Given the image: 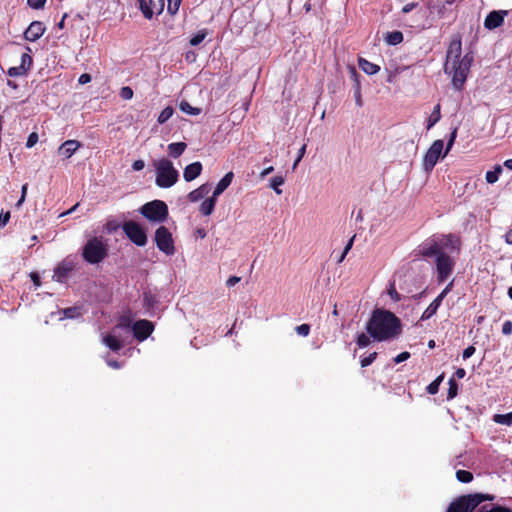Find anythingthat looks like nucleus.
I'll use <instances>...</instances> for the list:
<instances>
[{"instance_id":"obj_1","label":"nucleus","mask_w":512,"mask_h":512,"mask_svg":"<svg viewBox=\"0 0 512 512\" xmlns=\"http://www.w3.org/2000/svg\"><path fill=\"white\" fill-rule=\"evenodd\" d=\"M366 331L375 341L391 340L401 334V320L389 310L376 308L366 323Z\"/></svg>"},{"instance_id":"obj_2","label":"nucleus","mask_w":512,"mask_h":512,"mask_svg":"<svg viewBox=\"0 0 512 512\" xmlns=\"http://www.w3.org/2000/svg\"><path fill=\"white\" fill-rule=\"evenodd\" d=\"M155 183L160 188H170L178 181L179 173L173 163L167 158L153 161Z\"/></svg>"},{"instance_id":"obj_3","label":"nucleus","mask_w":512,"mask_h":512,"mask_svg":"<svg viewBox=\"0 0 512 512\" xmlns=\"http://www.w3.org/2000/svg\"><path fill=\"white\" fill-rule=\"evenodd\" d=\"M460 252V240L454 235H445L422 251V256H449Z\"/></svg>"},{"instance_id":"obj_4","label":"nucleus","mask_w":512,"mask_h":512,"mask_svg":"<svg viewBox=\"0 0 512 512\" xmlns=\"http://www.w3.org/2000/svg\"><path fill=\"white\" fill-rule=\"evenodd\" d=\"M495 497L491 494L474 493L462 495L450 503L447 512H474L484 501H493Z\"/></svg>"},{"instance_id":"obj_5","label":"nucleus","mask_w":512,"mask_h":512,"mask_svg":"<svg viewBox=\"0 0 512 512\" xmlns=\"http://www.w3.org/2000/svg\"><path fill=\"white\" fill-rule=\"evenodd\" d=\"M473 57L469 54L464 55L461 60H453L450 63L449 72L447 74L452 75V85L457 90H462L464 83L467 79L470 71Z\"/></svg>"},{"instance_id":"obj_6","label":"nucleus","mask_w":512,"mask_h":512,"mask_svg":"<svg viewBox=\"0 0 512 512\" xmlns=\"http://www.w3.org/2000/svg\"><path fill=\"white\" fill-rule=\"evenodd\" d=\"M140 213L152 222H163L168 217V207L161 200H153L140 208Z\"/></svg>"},{"instance_id":"obj_7","label":"nucleus","mask_w":512,"mask_h":512,"mask_svg":"<svg viewBox=\"0 0 512 512\" xmlns=\"http://www.w3.org/2000/svg\"><path fill=\"white\" fill-rule=\"evenodd\" d=\"M123 231L126 236L137 246H144L147 242V235L143 227L135 221H127L123 224Z\"/></svg>"},{"instance_id":"obj_8","label":"nucleus","mask_w":512,"mask_h":512,"mask_svg":"<svg viewBox=\"0 0 512 512\" xmlns=\"http://www.w3.org/2000/svg\"><path fill=\"white\" fill-rule=\"evenodd\" d=\"M155 242L161 252L166 255L174 253V241L172 234L165 226H160L155 232Z\"/></svg>"},{"instance_id":"obj_9","label":"nucleus","mask_w":512,"mask_h":512,"mask_svg":"<svg viewBox=\"0 0 512 512\" xmlns=\"http://www.w3.org/2000/svg\"><path fill=\"white\" fill-rule=\"evenodd\" d=\"M443 147L444 143L442 140H435L432 143L423 159V167L426 171H431L434 168L442 154Z\"/></svg>"},{"instance_id":"obj_10","label":"nucleus","mask_w":512,"mask_h":512,"mask_svg":"<svg viewBox=\"0 0 512 512\" xmlns=\"http://www.w3.org/2000/svg\"><path fill=\"white\" fill-rule=\"evenodd\" d=\"M454 258H436V271L438 283L445 282L453 273Z\"/></svg>"},{"instance_id":"obj_11","label":"nucleus","mask_w":512,"mask_h":512,"mask_svg":"<svg viewBox=\"0 0 512 512\" xmlns=\"http://www.w3.org/2000/svg\"><path fill=\"white\" fill-rule=\"evenodd\" d=\"M106 244L102 237L90 239L83 248L82 256H105Z\"/></svg>"},{"instance_id":"obj_12","label":"nucleus","mask_w":512,"mask_h":512,"mask_svg":"<svg viewBox=\"0 0 512 512\" xmlns=\"http://www.w3.org/2000/svg\"><path fill=\"white\" fill-rule=\"evenodd\" d=\"M454 284V280H451L446 287L442 290V292L430 303V305L426 308L421 316V320H427L431 318L434 314H436L438 308L440 307L443 299L447 296V294L452 290Z\"/></svg>"},{"instance_id":"obj_13","label":"nucleus","mask_w":512,"mask_h":512,"mask_svg":"<svg viewBox=\"0 0 512 512\" xmlns=\"http://www.w3.org/2000/svg\"><path fill=\"white\" fill-rule=\"evenodd\" d=\"M461 54H462V43L460 36H454L448 46L447 49V55H446V63L444 70L445 72H449L450 69V63L453 60H461Z\"/></svg>"},{"instance_id":"obj_14","label":"nucleus","mask_w":512,"mask_h":512,"mask_svg":"<svg viewBox=\"0 0 512 512\" xmlns=\"http://www.w3.org/2000/svg\"><path fill=\"white\" fill-rule=\"evenodd\" d=\"M153 330V323L146 319L138 320L132 326L133 335L139 342L146 340Z\"/></svg>"},{"instance_id":"obj_15","label":"nucleus","mask_w":512,"mask_h":512,"mask_svg":"<svg viewBox=\"0 0 512 512\" xmlns=\"http://www.w3.org/2000/svg\"><path fill=\"white\" fill-rule=\"evenodd\" d=\"M140 9L147 19H151L154 14H160L163 11L164 0H149V4L142 0Z\"/></svg>"},{"instance_id":"obj_16","label":"nucleus","mask_w":512,"mask_h":512,"mask_svg":"<svg viewBox=\"0 0 512 512\" xmlns=\"http://www.w3.org/2000/svg\"><path fill=\"white\" fill-rule=\"evenodd\" d=\"M74 268L75 264L72 261L64 259L54 270L53 279L60 283L65 282Z\"/></svg>"},{"instance_id":"obj_17","label":"nucleus","mask_w":512,"mask_h":512,"mask_svg":"<svg viewBox=\"0 0 512 512\" xmlns=\"http://www.w3.org/2000/svg\"><path fill=\"white\" fill-rule=\"evenodd\" d=\"M508 14L505 10L490 12L484 21V27L489 30L500 27L504 22V17Z\"/></svg>"},{"instance_id":"obj_18","label":"nucleus","mask_w":512,"mask_h":512,"mask_svg":"<svg viewBox=\"0 0 512 512\" xmlns=\"http://www.w3.org/2000/svg\"><path fill=\"white\" fill-rule=\"evenodd\" d=\"M45 32V27L42 22L34 21L24 32V38L30 42L38 40Z\"/></svg>"},{"instance_id":"obj_19","label":"nucleus","mask_w":512,"mask_h":512,"mask_svg":"<svg viewBox=\"0 0 512 512\" xmlns=\"http://www.w3.org/2000/svg\"><path fill=\"white\" fill-rule=\"evenodd\" d=\"M81 142L77 140H67L61 144L58 149V153L63 155L66 159L70 158L80 147Z\"/></svg>"},{"instance_id":"obj_20","label":"nucleus","mask_w":512,"mask_h":512,"mask_svg":"<svg viewBox=\"0 0 512 512\" xmlns=\"http://www.w3.org/2000/svg\"><path fill=\"white\" fill-rule=\"evenodd\" d=\"M202 171V164L200 162H194L185 167L183 177L185 181L190 182L196 179Z\"/></svg>"},{"instance_id":"obj_21","label":"nucleus","mask_w":512,"mask_h":512,"mask_svg":"<svg viewBox=\"0 0 512 512\" xmlns=\"http://www.w3.org/2000/svg\"><path fill=\"white\" fill-rule=\"evenodd\" d=\"M103 343L114 352H118L124 347L123 341L112 334L105 335L103 338Z\"/></svg>"},{"instance_id":"obj_22","label":"nucleus","mask_w":512,"mask_h":512,"mask_svg":"<svg viewBox=\"0 0 512 512\" xmlns=\"http://www.w3.org/2000/svg\"><path fill=\"white\" fill-rule=\"evenodd\" d=\"M210 189H211V187L209 184H202L200 187L191 191L188 194V199L191 202H197V201L203 199L210 192Z\"/></svg>"},{"instance_id":"obj_23","label":"nucleus","mask_w":512,"mask_h":512,"mask_svg":"<svg viewBox=\"0 0 512 512\" xmlns=\"http://www.w3.org/2000/svg\"><path fill=\"white\" fill-rule=\"evenodd\" d=\"M233 177H234L233 172H228L218 182V184L213 192V196H215L217 198L220 194H222L227 189V187L231 184Z\"/></svg>"},{"instance_id":"obj_24","label":"nucleus","mask_w":512,"mask_h":512,"mask_svg":"<svg viewBox=\"0 0 512 512\" xmlns=\"http://www.w3.org/2000/svg\"><path fill=\"white\" fill-rule=\"evenodd\" d=\"M359 67L368 75H374L379 72L380 67L364 58L358 59Z\"/></svg>"},{"instance_id":"obj_25","label":"nucleus","mask_w":512,"mask_h":512,"mask_svg":"<svg viewBox=\"0 0 512 512\" xmlns=\"http://www.w3.org/2000/svg\"><path fill=\"white\" fill-rule=\"evenodd\" d=\"M216 201L217 198L213 195L210 198L203 201L202 204L200 205V212L204 216H209L210 214H212L215 208Z\"/></svg>"},{"instance_id":"obj_26","label":"nucleus","mask_w":512,"mask_h":512,"mask_svg":"<svg viewBox=\"0 0 512 512\" xmlns=\"http://www.w3.org/2000/svg\"><path fill=\"white\" fill-rule=\"evenodd\" d=\"M187 145L184 142H176L168 145L169 155L173 158H178L183 154Z\"/></svg>"},{"instance_id":"obj_27","label":"nucleus","mask_w":512,"mask_h":512,"mask_svg":"<svg viewBox=\"0 0 512 512\" xmlns=\"http://www.w3.org/2000/svg\"><path fill=\"white\" fill-rule=\"evenodd\" d=\"M64 318L75 319L82 316V308L80 306H72L61 310Z\"/></svg>"},{"instance_id":"obj_28","label":"nucleus","mask_w":512,"mask_h":512,"mask_svg":"<svg viewBox=\"0 0 512 512\" xmlns=\"http://www.w3.org/2000/svg\"><path fill=\"white\" fill-rule=\"evenodd\" d=\"M385 40L389 45H397L403 41V34L400 31L389 32L386 34Z\"/></svg>"},{"instance_id":"obj_29","label":"nucleus","mask_w":512,"mask_h":512,"mask_svg":"<svg viewBox=\"0 0 512 512\" xmlns=\"http://www.w3.org/2000/svg\"><path fill=\"white\" fill-rule=\"evenodd\" d=\"M444 379V374L439 375L434 381H432L426 388L427 392L431 395H435L439 391V386Z\"/></svg>"},{"instance_id":"obj_30","label":"nucleus","mask_w":512,"mask_h":512,"mask_svg":"<svg viewBox=\"0 0 512 512\" xmlns=\"http://www.w3.org/2000/svg\"><path fill=\"white\" fill-rule=\"evenodd\" d=\"M440 118H441L440 105L437 104L434 107V110L428 119L427 129L432 128L440 120Z\"/></svg>"},{"instance_id":"obj_31","label":"nucleus","mask_w":512,"mask_h":512,"mask_svg":"<svg viewBox=\"0 0 512 512\" xmlns=\"http://www.w3.org/2000/svg\"><path fill=\"white\" fill-rule=\"evenodd\" d=\"M493 420L502 425L511 426L512 425V412L507 414H496L494 415Z\"/></svg>"},{"instance_id":"obj_32","label":"nucleus","mask_w":512,"mask_h":512,"mask_svg":"<svg viewBox=\"0 0 512 512\" xmlns=\"http://www.w3.org/2000/svg\"><path fill=\"white\" fill-rule=\"evenodd\" d=\"M156 303H157L156 297L151 292H145L143 294V305L148 310L154 308Z\"/></svg>"},{"instance_id":"obj_33","label":"nucleus","mask_w":512,"mask_h":512,"mask_svg":"<svg viewBox=\"0 0 512 512\" xmlns=\"http://www.w3.org/2000/svg\"><path fill=\"white\" fill-rule=\"evenodd\" d=\"M456 478L462 483H470L473 480V474L468 470H458Z\"/></svg>"},{"instance_id":"obj_34","label":"nucleus","mask_w":512,"mask_h":512,"mask_svg":"<svg viewBox=\"0 0 512 512\" xmlns=\"http://www.w3.org/2000/svg\"><path fill=\"white\" fill-rule=\"evenodd\" d=\"M180 109L182 112L190 114V115H198L201 112L200 108L192 107L188 102L182 101L180 103Z\"/></svg>"},{"instance_id":"obj_35","label":"nucleus","mask_w":512,"mask_h":512,"mask_svg":"<svg viewBox=\"0 0 512 512\" xmlns=\"http://www.w3.org/2000/svg\"><path fill=\"white\" fill-rule=\"evenodd\" d=\"M284 178L282 176H275L270 180V187L278 194H282V190L279 189V186L284 184Z\"/></svg>"},{"instance_id":"obj_36","label":"nucleus","mask_w":512,"mask_h":512,"mask_svg":"<svg viewBox=\"0 0 512 512\" xmlns=\"http://www.w3.org/2000/svg\"><path fill=\"white\" fill-rule=\"evenodd\" d=\"M449 388H448V392H447V399L448 400H451L453 398H455L458 394V384L456 383V381L451 378L449 379Z\"/></svg>"},{"instance_id":"obj_37","label":"nucleus","mask_w":512,"mask_h":512,"mask_svg":"<svg viewBox=\"0 0 512 512\" xmlns=\"http://www.w3.org/2000/svg\"><path fill=\"white\" fill-rule=\"evenodd\" d=\"M173 115V108L168 106L164 108L158 116V122L160 124L165 123Z\"/></svg>"},{"instance_id":"obj_38","label":"nucleus","mask_w":512,"mask_h":512,"mask_svg":"<svg viewBox=\"0 0 512 512\" xmlns=\"http://www.w3.org/2000/svg\"><path fill=\"white\" fill-rule=\"evenodd\" d=\"M370 335L368 334H365V333H360L358 336H357V339H356V343L357 345L360 347V348H364V347H367L370 343H371V340H370Z\"/></svg>"},{"instance_id":"obj_39","label":"nucleus","mask_w":512,"mask_h":512,"mask_svg":"<svg viewBox=\"0 0 512 512\" xmlns=\"http://www.w3.org/2000/svg\"><path fill=\"white\" fill-rule=\"evenodd\" d=\"M167 10L171 15H175L180 7L182 0H167Z\"/></svg>"},{"instance_id":"obj_40","label":"nucleus","mask_w":512,"mask_h":512,"mask_svg":"<svg viewBox=\"0 0 512 512\" xmlns=\"http://www.w3.org/2000/svg\"><path fill=\"white\" fill-rule=\"evenodd\" d=\"M387 293L388 295L390 296V298L394 301V302H399L401 300V296L400 294L397 292L396 290V287H395V283L394 282H391L389 284V288L387 290Z\"/></svg>"},{"instance_id":"obj_41","label":"nucleus","mask_w":512,"mask_h":512,"mask_svg":"<svg viewBox=\"0 0 512 512\" xmlns=\"http://www.w3.org/2000/svg\"><path fill=\"white\" fill-rule=\"evenodd\" d=\"M479 512H512V510L500 505H494L489 510H487V506L485 505L479 509Z\"/></svg>"},{"instance_id":"obj_42","label":"nucleus","mask_w":512,"mask_h":512,"mask_svg":"<svg viewBox=\"0 0 512 512\" xmlns=\"http://www.w3.org/2000/svg\"><path fill=\"white\" fill-rule=\"evenodd\" d=\"M377 352H372L368 356L361 358L360 365L361 367H367L371 365L377 358Z\"/></svg>"},{"instance_id":"obj_43","label":"nucleus","mask_w":512,"mask_h":512,"mask_svg":"<svg viewBox=\"0 0 512 512\" xmlns=\"http://www.w3.org/2000/svg\"><path fill=\"white\" fill-rule=\"evenodd\" d=\"M205 37H206V32L205 31H199L197 34H195L190 39V45L191 46L199 45L204 40Z\"/></svg>"},{"instance_id":"obj_44","label":"nucleus","mask_w":512,"mask_h":512,"mask_svg":"<svg viewBox=\"0 0 512 512\" xmlns=\"http://www.w3.org/2000/svg\"><path fill=\"white\" fill-rule=\"evenodd\" d=\"M31 65H32V57L29 54L24 53L21 57V64L19 66L23 67L25 69V72H27L29 70V68L31 67Z\"/></svg>"},{"instance_id":"obj_45","label":"nucleus","mask_w":512,"mask_h":512,"mask_svg":"<svg viewBox=\"0 0 512 512\" xmlns=\"http://www.w3.org/2000/svg\"><path fill=\"white\" fill-rule=\"evenodd\" d=\"M298 335L307 337L310 333L311 327L309 324H301L295 328Z\"/></svg>"},{"instance_id":"obj_46","label":"nucleus","mask_w":512,"mask_h":512,"mask_svg":"<svg viewBox=\"0 0 512 512\" xmlns=\"http://www.w3.org/2000/svg\"><path fill=\"white\" fill-rule=\"evenodd\" d=\"M456 136H457V128H454L453 131L451 132L450 134V138L447 142V146H446V150L443 154V157L450 151V149L452 148L454 142H455V139H456Z\"/></svg>"},{"instance_id":"obj_47","label":"nucleus","mask_w":512,"mask_h":512,"mask_svg":"<svg viewBox=\"0 0 512 512\" xmlns=\"http://www.w3.org/2000/svg\"><path fill=\"white\" fill-rule=\"evenodd\" d=\"M133 90L129 87V86H124L121 88L120 90V96L124 99V100H129L133 97Z\"/></svg>"},{"instance_id":"obj_48","label":"nucleus","mask_w":512,"mask_h":512,"mask_svg":"<svg viewBox=\"0 0 512 512\" xmlns=\"http://www.w3.org/2000/svg\"><path fill=\"white\" fill-rule=\"evenodd\" d=\"M26 72H25V69L23 67H20V66H17V67H11L9 70H8V74L9 76L11 77H18V76H21V75H24Z\"/></svg>"},{"instance_id":"obj_49","label":"nucleus","mask_w":512,"mask_h":512,"mask_svg":"<svg viewBox=\"0 0 512 512\" xmlns=\"http://www.w3.org/2000/svg\"><path fill=\"white\" fill-rule=\"evenodd\" d=\"M306 147H307V145L303 144L302 147L299 149L298 156H297L296 160L293 163V169H295L297 167V165L299 164L301 159L304 157V155L306 153Z\"/></svg>"},{"instance_id":"obj_50","label":"nucleus","mask_w":512,"mask_h":512,"mask_svg":"<svg viewBox=\"0 0 512 512\" xmlns=\"http://www.w3.org/2000/svg\"><path fill=\"white\" fill-rule=\"evenodd\" d=\"M354 97H355V102H356V105L358 107H362L363 105V100H362V95H361V87H355L354 89Z\"/></svg>"},{"instance_id":"obj_51","label":"nucleus","mask_w":512,"mask_h":512,"mask_svg":"<svg viewBox=\"0 0 512 512\" xmlns=\"http://www.w3.org/2000/svg\"><path fill=\"white\" fill-rule=\"evenodd\" d=\"M349 71L351 74V78L354 81V88L357 87V85L358 87H361L359 74L357 73L356 69L354 67H350Z\"/></svg>"},{"instance_id":"obj_52","label":"nucleus","mask_w":512,"mask_h":512,"mask_svg":"<svg viewBox=\"0 0 512 512\" xmlns=\"http://www.w3.org/2000/svg\"><path fill=\"white\" fill-rule=\"evenodd\" d=\"M38 142V134L36 132H32L28 139H27V143H26V146L28 148H31L33 147L36 143Z\"/></svg>"},{"instance_id":"obj_53","label":"nucleus","mask_w":512,"mask_h":512,"mask_svg":"<svg viewBox=\"0 0 512 512\" xmlns=\"http://www.w3.org/2000/svg\"><path fill=\"white\" fill-rule=\"evenodd\" d=\"M28 5L33 9L43 8L46 0H27Z\"/></svg>"},{"instance_id":"obj_54","label":"nucleus","mask_w":512,"mask_h":512,"mask_svg":"<svg viewBox=\"0 0 512 512\" xmlns=\"http://www.w3.org/2000/svg\"><path fill=\"white\" fill-rule=\"evenodd\" d=\"M502 333L505 334V335H510L512 334V321L511 320H507L503 323L502 325Z\"/></svg>"},{"instance_id":"obj_55","label":"nucleus","mask_w":512,"mask_h":512,"mask_svg":"<svg viewBox=\"0 0 512 512\" xmlns=\"http://www.w3.org/2000/svg\"><path fill=\"white\" fill-rule=\"evenodd\" d=\"M410 358V353L407 352V351H404V352H401L400 354H398L395 358H394V362L395 363H401L403 361H406L407 359Z\"/></svg>"},{"instance_id":"obj_56","label":"nucleus","mask_w":512,"mask_h":512,"mask_svg":"<svg viewBox=\"0 0 512 512\" xmlns=\"http://www.w3.org/2000/svg\"><path fill=\"white\" fill-rule=\"evenodd\" d=\"M485 179L489 184H493L498 181L499 177L493 171H488Z\"/></svg>"},{"instance_id":"obj_57","label":"nucleus","mask_w":512,"mask_h":512,"mask_svg":"<svg viewBox=\"0 0 512 512\" xmlns=\"http://www.w3.org/2000/svg\"><path fill=\"white\" fill-rule=\"evenodd\" d=\"M475 347L474 346H468L466 349H464L462 357L464 360L470 358L475 353Z\"/></svg>"},{"instance_id":"obj_58","label":"nucleus","mask_w":512,"mask_h":512,"mask_svg":"<svg viewBox=\"0 0 512 512\" xmlns=\"http://www.w3.org/2000/svg\"><path fill=\"white\" fill-rule=\"evenodd\" d=\"M145 167V162L141 159L136 160L132 164V168L134 171H140Z\"/></svg>"},{"instance_id":"obj_59","label":"nucleus","mask_w":512,"mask_h":512,"mask_svg":"<svg viewBox=\"0 0 512 512\" xmlns=\"http://www.w3.org/2000/svg\"><path fill=\"white\" fill-rule=\"evenodd\" d=\"M10 219V212L0 214V227L5 226Z\"/></svg>"},{"instance_id":"obj_60","label":"nucleus","mask_w":512,"mask_h":512,"mask_svg":"<svg viewBox=\"0 0 512 512\" xmlns=\"http://www.w3.org/2000/svg\"><path fill=\"white\" fill-rule=\"evenodd\" d=\"M26 193H27V184H24L21 189V197L16 204L17 207H20L22 205V203L25 201Z\"/></svg>"},{"instance_id":"obj_61","label":"nucleus","mask_w":512,"mask_h":512,"mask_svg":"<svg viewBox=\"0 0 512 512\" xmlns=\"http://www.w3.org/2000/svg\"><path fill=\"white\" fill-rule=\"evenodd\" d=\"M90 81H91V76H90V74H88V73H84V74H82V75L79 77V79H78V82H79V84H81V85L87 84V83H89Z\"/></svg>"},{"instance_id":"obj_62","label":"nucleus","mask_w":512,"mask_h":512,"mask_svg":"<svg viewBox=\"0 0 512 512\" xmlns=\"http://www.w3.org/2000/svg\"><path fill=\"white\" fill-rule=\"evenodd\" d=\"M241 280L240 277H237V276H231L230 278H228V280L226 281V285L227 287H232L234 286L235 284H237L239 281Z\"/></svg>"},{"instance_id":"obj_63","label":"nucleus","mask_w":512,"mask_h":512,"mask_svg":"<svg viewBox=\"0 0 512 512\" xmlns=\"http://www.w3.org/2000/svg\"><path fill=\"white\" fill-rule=\"evenodd\" d=\"M466 375V371L464 368H457L455 373H454V376L458 379H462L464 378Z\"/></svg>"},{"instance_id":"obj_64","label":"nucleus","mask_w":512,"mask_h":512,"mask_svg":"<svg viewBox=\"0 0 512 512\" xmlns=\"http://www.w3.org/2000/svg\"><path fill=\"white\" fill-rule=\"evenodd\" d=\"M353 240H354V237H352L346 244V246L344 247V250L341 254V256H346L347 253L349 252V250L351 249L352 245H353Z\"/></svg>"}]
</instances>
